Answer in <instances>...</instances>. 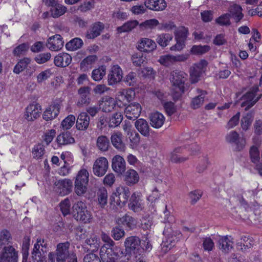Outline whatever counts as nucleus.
Here are the masks:
<instances>
[{"mask_svg":"<svg viewBox=\"0 0 262 262\" xmlns=\"http://www.w3.org/2000/svg\"><path fill=\"white\" fill-rule=\"evenodd\" d=\"M172 38V36L169 34L162 33L157 36L156 41L160 46L165 47L168 45V42Z\"/></svg>","mask_w":262,"mask_h":262,"instance_id":"obj_46","label":"nucleus"},{"mask_svg":"<svg viewBox=\"0 0 262 262\" xmlns=\"http://www.w3.org/2000/svg\"><path fill=\"white\" fill-rule=\"evenodd\" d=\"M41 113V106L37 103L30 104L25 109L24 118L28 121H32L38 118Z\"/></svg>","mask_w":262,"mask_h":262,"instance_id":"obj_12","label":"nucleus"},{"mask_svg":"<svg viewBox=\"0 0 262 262\" xmlns=\"http://www.w3.org/2000/svg\"><path fill=\"white\" fill-rule=\"evenodd\" d=\"M138 25L139 22L136 20L128 21L122 26L118 27L117 30L120 33L129 32Z\"/></svg>","mask_w":262,"mask_h":262,"instance_id":"obj_45","label":"nucleus"},{"mask_svg":"<svg viewBox=\"0 0 262 262\" xmlns=\"http://www.w3.org/2000/svg\"><path fill=\"white\" fill-rule=\"evenodd\" d=\"M55 190L61 195H66L72 192L73 182L70 179L56 181L54 183Z\"/></svg>","mask_w":262,"mask_h":262,"instance_id":"obj_9","label":"nucleus"},{"mask_svg":"<svg viewBox=\"0 0 262 262\" xmlns=\"http://www.w3.org/2000/svg\"><path fill=\"white\" fill-rule=\"evenodd\" d=\"M125 251L128 253L135 262H145V256L141 245V240L136 236H131L124 242Z\"/></svg>","mask_w":262,"mask_h":262,"instance_id":"obj_2","label":"nucleus"},{"mask_svg":"<svg viewBox=\"0 0 262 262\" xmlns=\"http://www.w3.org/2000/svg\"><path fill=\"white\" fill-rule=\"evenodd\" d=\"M253 245L254 242L252 237L249 236H244L236 243V248L238 250L246 253L250 251Z\"/></svg>","mask_w":262,"mask_h":262,"instance_id":"obj_21","label":"nucleus"},{"mask_svg":"<svg viewBox=\"0 0 262 262\" xmlns=\"http://www.w3.org/2000/svg\"><path fill=\"white\" fill-rule=\"evenodd\" d=\"M60 210L64 216L70 212V203L68 199H66L60 203Z\"/></svg>","mask_w":262,"mask_h":262,"instance_id":"obj_58","label":"nucleus"},{"mask_svg":"<svg viewBox=\"0 0 262 262\" xmlns=\"http://www.w3.org/2000/svg\"><path fill=\"white\" fill-rule=\"evenodd\" d=\"M136 129L145 137L149 136L150 128L148 122L144 119H139L135 122Z\"/></svg>","mask_w":262,"mask_h":262,"instance_id":"obj_34","label":"nucleus"},{"mask_svg":"<svg viewBox=\"0 0 262 262\" xmlns=\"http://www.w3.org/2000/svg\"><path fill=\"white\" fill-rule=\"evenodd\" d=\"M123 120V116L121 113H116L114 114L110 120V125L111 127L117 126Z\"/></svg>","mask_w":262,"mask_h":262,"instance_id":"obj_52","label":"nucleus"},{"mask_svg":"<svg viewBox=\"0 0 262 262\" xmlns=\"http://www.w3.org/2000/svg\"><path fill=\"white\" fill-rule=\"evenodd\" d=\"M198 95L193 98L191 101L190 106L193 109H197L201 107L205 101V98L207 95L206 91L196 89Z\"/></svg>","mask_w":262,"mask_h":262,"instance_id":"obj_26","label":"nucleus"},{"mask_svg":"<svg viewBox=\"0 0 262 262\" xmlns=\"http://www.w3.org/2000/svg\"><path fill=\"white\" fill-rule=\"evenodd\" d=\"M97 59V57L95 55H90L84 58L80 63L81 68H85L89 65L93 64Z\"/></svg>","mask_w":262,"mask_h":262,"instance_id":"obj_61","label":"nucleus"},{"mask_svg":"<svg viewBox=\"0 0 262 262\" xmlns=\"http://www.w3.org/2000/svg\"><path fill=\"white\" fill-rule=\"evenodd\" d=\"M128 208L135 212H139L144 208L143 200L140 195L134 193L129 200Z\"/></svg>","mask_w":262,"mask_h":262,"instance_id":"obj_22","label":"nucleus"},{"mask_svg":"<svg viewBox=\"0 0 262 262\" xmlns=\"http://www.w3.org/2000/svg\"><path fill=\"white\" fill-rule=\"evenodd\" d=\"M45 154V148L43 146L39 144L35 146L33 151L34 157L37 159H40Z\"/></svg>","mask_w":262,"mask_h":262,"instance_id":"obj_63","label":"nucleus"},{"mask_svg":"<svg viewBox=\"0 0 262 262\" xmlns=\"http://www.w3.org/2000/svg\"><path fill=\"white\" fill-rule=\"evenodd\" d=\"M159 24V21L155 18L146 20L139 25L141 30L152 29Z\"/></svg>","mask_w":262,"mask_h":262,"instance_id":"obj_47","label":"nucleus"},{"mask_svg":"<svg viewBox=\"0 0 262 262\" xmlns=\"http://www.w3.org/2000/svg\"><path fill=\"white\" fill-rule=\"evenodd\" d=\"M89 181V173L86 169L80 170L76 177L75 183L88 184Z\"/></svg>","mask_w":262,"mask_h":262,"instance_id":"obj_40","label":"nucleus"},{"mask_svg":"<svg viewBox=\"0 0 262 262\" xmlns=\"http://www.w3.org/2000/svg\"><path fill=\"white\" fill-rule=\"evenodd\" d=\"M189 197L190 199L191 204H195L202 197V192L199 190H195L189 193Z\"/></svg>","mask_w":262,"mask_h":262,"instance_id":"obj_60","label":"nucleus"},{"mask_svg":"<svg viewBox=\"0 0 262 262\" xmlns=\"http://www.w3.org/2000/svg\"><path fill=\"white\" fill-rule=\"evenodd\" d=\"M123 77V72L118 65H114L111 68L108 75V83L113 85L120 82Z\"/></svg>","mask_w":262,"mask_h":262,"instance_id":"obj_17","label":"nucleus"},{"mask_svg":"<svg viewBox=\"0 0 262 262\" xmlns=\"http://www.w3.org/2000/svg\"><path fill=\"white\" fill-rule=\"evenodd\" d=\"M173 232V230H163V234L166 237V241L162 247V250L164 252H166L171 248L173 246L172 245V243H174L177 239L176 236L172 235Z\"/></svg>","mask_w":262,"mask_h":262,"instance_id":"obj_29","label":"nucleus"},{"mask_svg":"<svg viewBox=\"0 0 262 262\" xmlns=\"http://www.w3.org/2000/svg\"><path fill=\"white\" fill-rule=\"evenodd\" d=\"M98 198L99 204L102 206H104L107 204V192L105 189L100 190L98 193Z\"/></svg>","mask_w":262,"mask_h":262,"instance_id":"obj_59","label":"nucleus"},{"mask_svg":"<svg viewBox=\"0 0 262 262\" xmlns=\"http://www.w3.org/2000/svg\"><path fill=\"white\" fill-rule=\"evenodd\" d=\"M64 41L59 34L50 37L47 41V47L51 51H57L63 47Z\"/></svg>","mask_w":262,"mask_h":262,"instance_id":"obj_19","label":"nucleus"},{"mask_svg":"<svg viewBox=\"0 0 262 262\" xmlns=\"http://www.w3.org/2000/svg\"><path fill=\"white\" fill-rule=\"evenodd\" d=\"M51 54L50 53H45L38 54L35 58V60L37 63L42 64L48 61L51 58Z\"/></svg>","mask_w":262,"mask_h":262,"instance_id":"obj_62","label":"nucleus"},{"mask_svg":"<svg viewBox=\"0 0 262 262\" xmlns=\"http://www.w3.org/2000/svg\"><path fill=\"white\" fill-rule=\"evenodd\" d=\"M69 246L70 244L68 242L58 244L57 246L56 253L53 252L49 253V262H55V259L57 262L66 261L67 258L70 256Z\"/></svg>","mask_w":262,"mask_h":262,"instance_id":"obj_5","label":"nucleus"},{"mask_svg":"<svg viewBox=\"0 0 262 262\" xmlns=\"http://www.w3.org/2000/svg\"><path fill=\"white\" fill-rule=\"evenodd\" d=\"M72 209L73 215L75 220L84 223L91 222V213L87 210V207L83 202H77L73 205Z\"/></svg>","mask_w":262,"mask_h":262,"instance_id":"obj_4","label":"nucleus"},{"mask_svg":"<svg viewBox=\"0 0 262 262\" xmlns=\"http://www.w3.org/2000/svg\"><path fill=\"white\" fill-rule=\"evenodd\" d=\"M210 49L208 46H193L191 49V52L194 54H203Z\"/></svg>","mask_w":262,"mask_h":262,"instance_id":"obj_56","label":"nucleus"},{"mask_svg":"<svg viewBox=\"0 0 262 262\" xmlns=\"http://www.w3.org/2000/svg\"><path fill=\"white\" fill-rule=\"evenodd\" d=\"M113 145L121 151L125 149V145L122 141V135L120 132L114 133L111 137Z\"/></svg>","mask_w":262,"mask_h":262,"instance_id":"obj_32","label":"nucleus"},{"mask_svg":"<svg viewBox=\"0 0 262 262\" xmlns=\"http://www.w3.org/2000/svg\"><path fill=\"white\" fill-rule=\"evenodd\" d=\"M88 184L75 183L74 191L78 196L82 195L85 194L88 190Z\"/></svg>","mask_w":262,"mask_h":262,"instance_id":"obj_55","label":"nucleus"},{"mask_svg":"<svg viewBox=\"0 0 262 262\" xmlns=\"http://www.w3.org/2000/svg\"><path fill=\"white\" fill-rule=\"evenodd\" d=\"M83 45V40L80 38L76 37L67 42L66 48L69 51H75L81 48Z\"/></svg>","mask_w":262,"mask_h":262,"instance_id":"obj_41","label":"nucleus"},{"mask_svg":"<svg viewBox=\"0 0 262 262\" xmlns=\"http://www.w3.org/2000/svg\"><path fill=\"white\" fill-rule=\"evenodd\" d=\"M96 144L99 150L105 151L108 150L110 141L105 136H100L97 139Z\"/></svg>","mask_w":262,"mask_h":262,"instance_id":"obj_44","label":"nucleus"},{"mask_svg":"<svg viewBox=\"0 0 262 262\" xmlns=\"http://www.w3.org/2000/svg\"><path fill=\"white\" fill-rule=\"evenodd\" d=\"M71 56L66 53H60L54 58L55 64L59 67H66L71 63Z\"/></svg>","mask_w":262,"mask_h":262,"instance_id":"obj_30","label":"nucleus"},{"mask_svg":"<svg viewBox=\"0 0 262 262\" xmlns=\"http://www.w3.org/2000/svg\"><path fill=\"white\" fill-rule=\"evenodd\" d=\"M141 112V106L138 103H132L125 109V116L130 120H135L140 116Z\"/></svg>","mask_w":262,"mask_h":262,"instance_id":"obj_18","label":"nucleus"},{"mask_svg":"<svg viewBox=\"0 0 262 262\" xmlns=\"http://www.w3.org/2000/svg\"><path fill=\"white\" fill-rule=\"evenodd\" d=\"M134 91L131 89L121 90L117 92L116 95L117 102L119 101L123 105H126L131 101L135 96Z\"/></svg>","mask_w":262,"mask_h":262,"instance_id":"obj_15","label":"nucleus"},{"mask_svg":"<svg viewBox=\"0 0 262 262\" xmlns=\"http://www.w3.org/2000/svg\"><path fill=\"white\" fill-rule=\"evenodd\" d=\"M116 105V101L114 98L106 97L102 101L100 104V108L104 112H110L112 111Z\"/></svg>","mask_w":262,"mask_h":262,"instance_id":"obj_39","label":"nucleus"},{"mask_svg":"<svg viewBox=\"0 0 262 262\" xmlns=\"http://www.w3.org/2000/svg\"><path fill=\"white\" fill-rule=\"evenodd\" d=\"M242 8L238 5L233 4L229 8L230 16L232 17L236 23L239 22L243 17Z\"/></svg>","mask_w":262,"mask_h":262,"instance_id":"obj_36","label":"nucleus"},{"mask_svg":"<svg viewBox=\"0 0 262 262\" xmlns=\"http://www.w3.org/2000/svg\"><path fill=\"white\" fill-rule=\"evenodd\" d=\"M253 120V116L252 113H248L243 117L241 120V126L243 130L246 131L248 129Z\"/></svg>","mask_w":262,"mask_h":262,"instance_id":"obj_49","label":"nucleus"},{"mask_svg":"<svg viewBox=\"0 0 262 262\" xmlns=\"http://www.w3.org/2000/svg\"><path fill=\"white\" fill-rule=\"evenodd\" d=\"M52 73L50 70H47L41 72L37 76V82L39 83H42L50 77Z\"/></svg>","mask_w":262,"mask_h":262,"instance_id":"obj_64","label":"nucleus"},{"mask_svg":"<svg viewBox=\"0 0 262 262\" xmlns=\"http://www.w3.org/2000/svg\"><path fill=\"white\" fill-rule=\"evenodd\" d=\"M79 98L77 102L79 107L87 106L91 102L90 88L88 86H83L78 90Z\"/></svg>","mask_w":262,"mask_h":262,"instance_id":"obj_14","label":"nucleus"},{"mask_svg":"<svg viewBox=\"0 0 262 262\" xmlns=\"http://www.w3.org/2000/svg\"><path fill=\"white\" fill-rule=\"evenodd\" d=\"M188 58L187 55H179L173 56L171 55H166L161 56L158 61L162 65L165 67H169L176 62L184 61Z\"/></svg>","mask_w":262,"mask_h":262,"instance_id":"obj_13","label":"nucleus"},{"mask_svg":"<svg viewBox=\"0 0 262 262\" xmlns=\"http://www.w3.org/2000/svg\"><path fill=\"white\" fill-rule=\"evenodd\" d=\"M124 181L128 185H133L138 183L139 180L138 173L134 169L128 170L124 174Z\"/></svg>","mask_w":262,"mask_h":262,"instance_id":"obj_35","label":"nucleus"},{"mask_svg":"<svg viewBox=\"0 0 262 262\" xmlns=\"http://www.w3.org/2000/svg\"><path fill=\"white\" fill-rule=\"evenodd\" d=\"M106 242L100 249V256L103 262H125L126 254L123 249L119 247L114 246V242L109 237H107Z\"/></svg>","mask_w":262,"mask_h":262,"instance_id":"obj_1","label":"nucleus"},{"mask_svg":"<svg viewBox=\"0 0 262 262\" xmlns=\"http://www.w3.org/2000/svg\"><path fill=\"white\" fill-rule=\"evenodd\" d=\"M67 11L66 7L58 3L56 6L51 8L50 12L53 18H58Z\"/></svg>","mask_w":262,"mask_h":262,"instance_id":"obj_43","label":"nucleus"},{"mask_svg":"<svg viewBox=\"0 0 262 262\" xmlns=\"http://www.w3.org/2000/svg\"><path fill=\"white\" fill-rule=\"evenodd\" d=\"M137 49L142 52H150L156 49L157 45L151 39L142 38L137 43Z\"/></svg>","mask_w":262,"mask_h":262,"instance_id":"obj_16","label":"nucleus"},{"mask_svg":"<svg viewBox=\"0 0 262 262\" xmlns=\"http://www.w3.org/2000/svg\"><path fill=\"white\" fill-rule=\"evenodd\" d=\"M144 5L153 11H162L165 9L166 3L165 0H146Z\"/></svg>","mask_w":262,"mask_h":262,"instance_id":"obj_27","label":"nucleus"},{"mask_svg":"<svg viewBox=\"0 0 262 262\" xmlns=\"http://www.w3.org/2000/svg\"><path fill=\"white\" fill-rule=\"evenodd\" d=\"M117 223L121 227H127L130 229L137 227V221L136 220L134 217L127 214L122 217L118 219L117 220Z\"/></svg>","mask_w":262,"mask_h":262,"instance_id":"obj_31","label":"nucleus"},{"mask_svg":"<svg viewBox=\"0 0 262 262\" xmlns=\"http://www.w3.org/2000/svg\"><path fill=\"white\" fill-rule=\"evenodd\" d=\"M60 104L54 103L50 105L43 112L42 117L46 121H50L55 118L59 113Z\"/></svg>","mask_w":262,"mask_h":262,"instance_id":"obj_24","label":"nucleus"},{"mask_svg":"<svg viewBox=\"0 0 262 262\" xmlns=\"http://www.w3.org/2000/svg\"><path fill=\"white\" fill-rule=\"evenodd\" d=\"M137 78L135 72L129 73L124 78V82L129 86H134L136 84Z\"/></svg>","mask_w":262,"mask_h":262,"instance_id":"obj_57","label":"nucleus"},{"mask_svg":"<svg viewBox=\"0 0 262 262\" xmlns=\"http://www.w3.org/2000/svg\"><path fill=\"white\" fill-rule=\"evenodd\" d=\"M106 73V68L101 66L98 69H94L92 73V77L95 81H99L102 79Z\"/></svg>","mask_w":262,"mask_h":262,"instance_id":"obj_48","label":"nucleus"},{"mask_svg":"<svg viewBox=\"0 0 262 262\" xmlns=\"http://www.w3.org/2000/svg\"><path fill=\"white\" fill-rule=\"evenodd\" d=\"M258 90L259 89L257 86H253L250 91L247 92L241 98V99L243 100V102L241 103V106L242 107H245V111H247L253 106L260 98L261 95L256 98H255L256 93Z\"/></svg>","mask_w":262,"mask_h":262,"instance_id":"obj_7","label":"nucleus"},{"mask_svg":"<svg viewBox=\"0 0 262 262\" xmlns=\"http://www.w3.org/2000/svg\"><path fill=\"white\" fill-rule=\"evenodd\" d=\"M130 195V192L128 187L119 186L111 196V203L122 207L127 203Z\"/></svg>","mask_w":262,"mask_h":262,"instance_id":"obj_3","label":"nucleus"},{"mask_svg":"<svg viewBox=\"0 0 262 262\" xmlns=\"http://www.w3.org/2000/svg\"><path fill=\"white\" fill-rule=\"evenodd\" d=\"M207 65V62L205 60H202L190 68V76L192 83H196L199 81V78L205 72V68Z\"/></svg>","mask_w":262,"mask_h":262,"instance_id":"obj_11","label":"nucleus"},{"mask_svg":"<svg viewBox=\"0 0 262 262\" xmlns=\"http://www.w3.org/2000/svg\"><path fill=\"white\" fill-rule=\"evenodd\" d=\"M145 56L141 53L135 54L132 57L133 63L137 66H140L145 63Z\"/></svg>","mask_w":262,"mask_h":262,"instance_id":"obj_51","label":"nucleus"},{"mask_svg":"<svg viewBox=\"0 0 262 262\" xmlns=\"http://www.w3.org/2000/svg\"><path fill=\"white\" fill-rule=\"evenodd\" d=\"M90 118L86 112L81 113L78 116L76 126L78 130H85L89 127Z\"/></svg>","mask_w":262,"mask_h":262,"instance_id":"obj_25","label":"nucleus"},{"mask_svg":"<svg viewBox=\"0 0 262 262\" xmlns=\"http://www.w3.org/2000/svg\"><path fill=\"white\" fill-rule=\"evenodd\" d=\"M104 26L100 21L93 24L87 31L85 37L88 39H94L101 34L104 30Z\"/></svg>","mask_w":262,"mask_h":262,"instance_id":"obj_23","label":"nucleus"},{"mask_svg":"<svg viewBox=\"0 0 262 262\" xmlns=\"http://www.w3.org/2000/svg\"><path fill=\"white\" fill-rule=\"evenodd\" d=\"M56 140L59 145H66L75 142L74 138L68 132L59 135L56 138Z\"/></svg>","mask_w":262,"mask_h":262,"instance_id":"obj_38","label":"nucleus"},{"mask_svg":"<svg viewBox=\"0 0 262 262\" xmlns=\"http://www.w3.org/2000/svg\"><path fill=\"white\" fill-rule=\"evenodd\" d=\"M108 168V162L105 157L97 159L94 163L93 172L96 176L101 177L106 172Z\"/></svg>","mask_w":262,"mask_h":262,"instance_id":"obj_10","label":"nucleus"},{"mask_svg":"<svg viewBox=\"0 0 262 262\" xmlns=\"http://www.w3.org/2000/svg\"><path fill=\"white\" fill-rule=\"evenodd\" d=\"M17 259V253L14 248L9 246L3 249L0 260L2 262H16Z\"/></svg>","mask_w":262,"mask_h":262,"instance_id":"obj_20","label":"nucleus"},{"mask_svg":"<svg viewBox=\"0 0 262 262\" xmlns=\"http://www.w3.org/2000/svg\"><path fill=\"white\" fill-rule=\"evenodd\" d=\"M219 248L225 253H228L232 249V241L228 237H222L219 240Z\"/></svg>","mask_w":262,"mask_h":262,"instance_id":"obj_37","label":"nucleus"},{"mask_svg":"<svg viewBox=\"0 0 262 262\" xmlns=\"http://www.w3.org/2000/svg\"><path fill=\"white\" fill-rule=\"evenodd\" d=\"M112 166L115 172L122 174L125 170V160L120 156L116 155L112 160Z\"/></svg>","mask_w":262,"mask_h":262,"instance_id":"obj_28","label":"nucleus"},{"mask_svg":"<svg viewBox=\"0 0 262 262\" xmlns=\"http://www.w3.org/2000/svg\"><path fill=\"white\" fill-rule=\"evenodd\" d=\"M75 122V117L73 115L67 116L61 122V126L63 129H70Z\"/></svg>","mask_w":262,"mask_h":262,"instance_id":"obj_50","label":"nucleus"},{"mask_svg":"<svg viewBox=\"0 0 262 262\" xmlns=\"http://www.w3.org/2000/svg\"><path fill=\"white\" fill-rule=\"evenodd\" d=\"M151 125L156 128H160L165 122V117L159 112L151 114L149 117Z\"/></svg>","mask_w":262,"mask_h":262,"instance_id":"obj_33","label":"nucleus"},{"mask_svg":"<svg viewBox=\"0 0 262 262\" xmlns=\"http://www.w3.org/2000/svg\"><path fill=\"white\" fill-rule=\"evenodd\" d=\"M187 74L179 70H174L171 72L169 76V80L176 90L178 94H182L184 92V84L187 80Z\"/></svg>","mask_w":262,"mask_h":262,"instance_id":"obj_6","label":"nucleus"},{"mask_svg":"<svg viewBox=\"0 0 262 262\" xmlns=\"http://www.w3.org/2000/svg\"><path fill=\"white\" fill-rule=\"evenodd\" d=\"M31 62V59L28 57H24L20 59L15 66L13 72L18 74L25 70Z\"/></svg>","mask_w":262,"mask_h":262,"instance_id":"obj_42","label":"nucleus"},{"mask_svg":"<svg viewBox=\"0 0 262 262\" xmlns=\"http://www.w3.org/2000/svg\"><path fill=\"white\" fill-rule=\"evenodd\" d=\"M137 227V226H136ZM154 227V223L151 218L143 217L141 220L140 225L138 226V227L141 228L142 229H149Z\"/></svg>","mask_w":262,"mask_h":262,"instance_id":"obj_54","label":"nucleus"},{"mask_svg":"<svg viewBox=\"0 0 262 262\" xmlns=\"http://www.w3.org/2000/svg\"><path fill=\"white\" fill-rule=\"evenodd\" d=\"M28 50V46L26 43H21L17 46L13 51L15 56H20L25 55Z\"/></svg>","mask_w":262,"mask_h":262,"instance_id":"obj_53","label":"nucleus"},{"mask_svg":"<svg viewBox=\"0 0 262 262\" xmlns=\"http://www.w3.org/2000/svg\"><path fill=\"white\" fill-rule=\"evenodd\" d=\"M226 140L229 143L234 144L238 151L243 150L246 145V139L240 137L237 132L235 130H232L227 134Z\"/></svg>","mask_w":262,"mask_h":262,"instance_id":"obj_8","label":"nucleus"}]
</instances>
